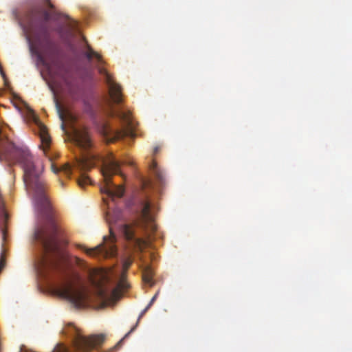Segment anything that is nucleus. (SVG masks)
I'll use <instances>...</instances> for the list:
<instances>
[{
    "instance_id": "nucleus-1",
    "label": "nucleus",
    "mask_w": 352,
    "mask_h": 352,
    "mask_svg": "<svg viewBox=\"0 0 352 352\" xmlns=\"http://www.w3.org/2000/svg\"><path fill=\"white\" fill-rule=\"evenodd\" d=\"M2 151L9 161L19 164L23 170L26 190L32 196L36 210L45 221V224L34 233V239L43 251L38 263L40 274L47 279L53 294L67 299L78 309L88 307L91 297L84 287L75 285L79 276L70 267L58 241V228L42 177L43 165L34 159L26 146L7 142Z\"/></svg>"
},
{
    "instance_id": "nucleus-2",
    "label": "nucleus",
    "mask_w": 352,
    "mask_h": 352,
    "mask_svg": "<svg viewBox=\"0 0 352 352\" xmlns=\"http://www.w3.org/2000/svg\"><path fill=\"white\" fill-rule=\"evenodd\" d=\"M155 207L148 201L143 203L140 219L137 221L136 227L145 231L148 234L147 240L138 238L135 235V228L132 225L125 223H118L121 218V212L115 210L113 213L107 212V221L109 226V236H104V243L94 248H87L82 245L78 247L90 256H102L103 258L114 257L117 254L116 245V235L113 230H118L127 241H134L135 243L142 248L151 243L152 239L151 234L156 230V226L154 223V212Z\"/></svg>"
},
{
    "instance_id": "nucleus-3",
    "label": "nucleus",
    "mask_w": 352,
    "mask_h": 352,
    "mask_svg": "<svg viewBox=\"0 0 352 352\" xmlns=\"http://www.w3.org/2000/svg\"><path fill=\"white\" fill-rule=\"evenodd\" d=\"M72 141L80 149L86 151L77 160L75 168L80 171L88 170L94 167L97 161L102 162L101 173L103 177V184L100 186V192L107 199L114 201L116 198H121L124 193V188L121 185H116L111 181L113 175L121 174L120 170V163L111 154L106 158L100 159L88 150L92 146V142L87 130L85 128H74L73 129Z\"/></svg>"
},
{
    "instance_id": "nucleus-4",
    "label": "nucleus",
    "mask_w": 352,
    "mask_h": 352,
    "mask_svg": "<svg viewBox=\"0 0 352 352\" xmlns=\"http://www.w3.org/2000/svg\"><path fill=\"white\" fill-rule=\"evenodd\" d=\"M83 40L87 42L85 38H83ZM86 48L87 50L83 53V55L89 64L92 63L95 64L99 74L104 76L105 82L109 87V100L107 101L108 109L106 112L107 115L109 117L118 118L124 124L123 129L116 130L108 124H104L102 128L104 138L109 143L122 139L126 136H132L131 112L122 109L115 110L113 107V103L119 104L122 101L121 87L113 81L111 75L108 73L106 69L100 66L103 63L102 56L95 52L87 43H86Z\"/></svg>"
},
{
    "instance_id": "nucleus-5",
    "label": "nucleus",
    "mask_w": 352,
    "mask_h": 352,
    "mask_svg": "<svg viewBox=\"0 0 352 352\" xmlns=\"http://www.w3.org/2000/svg\"><path fill=\"white\" fill-rule=\"evenodd\" d=\"M30 13L34 14L28 24L30 35L27 36V40L30 50L41 61H52L57 54V48L51 38V28L48 23L50 13L45 9L32 10Z\"/></svg>"
},
{
    "instance_id": "nucleus-6",
    "label": "nucleus",
    "mask_w": 352,
    "mask_h": 352,
    "mask_svg": "<svg viewBox=\"0 0 352 352\" xmlns=\"http://www.w3.org/2000/svg\"><path fill=\"white\" fill-rule=\"evenodd\" d=\"M125 276L126 275L122 274L117 287L112 289L102 281L91 280L95 289V296L100 301V308H104L119 299L122 292L128 288L129 284L125 280Z\"/></svg>"
},
{
    "instance_id": "nucleus-7",
    "label": "nucleus",
    "mask_w": 352,
    "mask_h": 352,
    "mask_svg": "<svg viewBox=\"0 0 352 352\" xmlns=\"http://www.w3.org/2000/svg\"><path fill=\"white\" fill-rule=\"evenodd\" d=\"M105 340V335L103 333L85 336L77 333L74 338V344L78 351L88 352L93 349L100 346Z\"/></svg>"
},
{
    "instance_id": "nucleus-8",
    "label": "nucleus",
    "mask_w": 352,
    "mask_h": 352,
    "mask_svg": "<svg viewBox=\"0 0 352 352\" xmlns=\"http://www.w3.org/2000/svg\"><path fill=\"white\" fill-rule=\"evenodd\" d=\"M32 117L34 122L37 128L36 133H38L41 142L40 148H42L43 153L46 155L47 151L50 146L51 138L48 133L47 127L40 121L34 112H32Z\"/></svg>"
},
{
    "instance_id": "nucleus-9",
    "label": "nucleus",
    "mask_w": 352,
    "mask_h": 352,
    "mask_svg": "<svg viewBox=\"0 0 352 352\" xmlns=\"http://www.w3.org/2000/svg\"><path fill=\"white\" fill-rule=\"evenodd\" d=\"M54 102L56 104V108L57 110V112L58 113L59 118L62 121L61 123V128L63 130H65V124L64 122L65 120H68L70 122H74L75 121V117L67 109H65L58 101L56 98H54Z\"/></svg>"
},
{
    "instance_id": "nucleus-10",
    "label": "nucleus",
    "mask_w": 352,
    "mask_h": 352,
    "mask_svg": "<svg viewBox=\"0 0 352 352\" xmlns=\"http://www.w3.org/2000/svg\"><path fill=\"white\" fill-rule=\"evenodd\" d=\"M150 170L154 175L159 185L163 186L165 184V176L163 171L158 166L157 164L153 160L149 166Z\"/></svg>"
},
{
    "instance_id": "nucleus-11",
    "label": "nucleus",
    "mask_w": 352,
    "mask_h": 352,
    "mask_svg": "<svg viewBox=\"0 0 352 352\" xmlns=\"http://www.w3.org/2000/svg\"><path fill=\"white\" fill-rule=\"evenodd\" d=\"M52 170L57 174L58 173H63L65 176L70 177L72 174V168L68 163L65 164L60 167H57L54 163L51 164Z\"/></svg>"
},
{
    "instance_id": "nucleus-12",
    "label": "nucleus",
    "mask_w": 352,
    "mask_h": 352,
    "mask_svg": "<svg viewBox=\"0 0 352 352\" xmlns=\"http://www.w3.org/2000/svg\"><path fill=\"white\" fill-rule=\"evenodd\" d=\"M153 272L151 267L148 265H146L142 269V280L143 281L152 286L153 285Z\"/></svg>"
},
{
    "instance_id": "nucleus-13",
    "label": "nucleus",
    "mask_w": 352,
    "mask_h": 352,
    "mask_svg": "<svg viewBox=\"0 0 352 352\" xmlns=\"http://www.w3.org/2000/svg\"><path fill=\"white\" fill-rule=\"evenodd\" d=\"M76 182L80 187L84 188L90 183V179L85 173H81L80 176L76 179Z\"/></svg>"
},
{
    "instance_id": "nucleus-14",
    "label": "nucleus",
    "mask_w": 352,
    "mask_h": 352,
    "mask_svg": "<svg viewBox=\"0 0 352 352\" xmlns=\"http://www.w3.org/2000/svg\"><path fill=\"white\" fill-rule=\"evenodd\" d=\"M63 16L69 21L67 24L69 31L70 32L74 31L77 28V22L67 15H63Z\"/></svg>"
},
{
    "instance_id": "nucleus-15",
    "label": "nucleus",
    "mask_w": 352,
    "mask_h": 352,
    "mask_svg": "<svg viewBox=\"0 0 352 352\" xmlns=\"http://www.w3.org/2000/svg\"><path fill=\"white\" fill-rule=\"evenodd\" d=\"M133 261L131 258H126L123 261L122 263V275H126L129 268L131 265Z\"/></svg>"
},
{
    "instance_id": "nucleus-16",
    "label": "nucleus",
    "mask_w": 352,
    "mask_h": 352,
    "mask_svg": "<svg viewBox=\"0 0 352 352\" xmlns=\"http://www.w3.org/2000/svg\"><path fill=\"white\" fill-rule=\"evenodd\" d=\"M6 265V256H5V252L4 250L2 251L1 253L0 256V273L1 272L2 270L4 268Z\"/></svg>"
},
{
    "instance_id": "nucleus-17",
    "label": "nucleus",
    "mask_w": 352,
    "mask_h": 352,
    "mask_svg": "<svg viewBox=\"0 0 352 352\" xmlns=\"http://www.w3.org/2000/svg\"><path fill=\"white\" fill-rule=\"evenodd\" d=\"M157 295H158V292H157V293H156V294L153 296V297L151 298V300L150 302H149V303H148V305L149 307H151V306H152V305L153 304V302L155 301V300L157 299Z\"/></svg>"
},
{
    "instance_id": "nucleus-18",
    "label": "nucleus",
    "mask_w": 352,
    "mask_h": 352,
    "mask_svg": "<svg viewBox=\"0 0 352 352\" xmlns=\"http://www.w3.org/2000/svg\"><path fill=\"white\" fill-rule=\"evenodd\" d=\"M150 307H149L148 305H147V306L145 307V309H144L141 312V314H140V316H139L138 320H140V318L141 317H142V316L145 314V313H146V311L150 309Z\"/></svg>"
},
{
    "instance_id": "nucleus-19",
    "label": "nucleus",
    "mask_w": 352,
    "mask_h": 352,
    "mask_svg": "<svg viewBox=\"0 0 352 352\" xmlns=\"http://www.w3.org/2000/svg\"><path fill=\"white\" fill-rule=\"evenodd\" d=\"M44 3L45 6H48L50 8H54V6L52 5V3L50 2V0H44Z\"/></svg>"
},
{
    "instance_id": "nucleus-20",
    "label": "nucleus",
    "mask_w": 352,
    "mask_h": 352,
    "mask_svg": "<svg viewBox=\"0 0 352 352\" xmlns=\"http://www.w3.org/2000/svg\"><path fill=\"white\" fill-rule=\"evenodd\" d=\"M74 260H75L76 263L78 265H82L83 263V261L77 257H75Z\"/></svg>"
},
{
    "instance_id": "nucleus-21",
    "label": "nucleus",
    "mask_w": 352,
    "mask_h": 352,
    "mask_svg": "<svg viewBox=\"0 0 352 352\" xmlns=\"http://www.w3.org/2000/svg\"><path fill=\"white\" fill-rule=\"evenodd\" d=\"M160 150V147L159 146H155L153 150V154L154 155L157 154Z\"/></svg>"
},
{
    "instance_id": "nucleus-22",
    "label": "nucleus",
    "mask_w": 352,
    "mask_h": 352,
    "mask_svg": "<svg viewBox=\"0 0 352 352\" xmlns=\"http://www.w3.org/2000/svg\"><path fill=\"white\" fill-rule=\"evenodd\" d=\"M2 234H3V239L5 240V239H6V230L5 229L2 230Z\"/></svg>"
},
{
    "instance_id": "nucleus-23",
    "label": "nucleus",
    "mask_w": 352,
    "mask_h": 352,
    "mask_svg": "<svg viewBox=\"0 0 352 352\" xmlns=\"http://www.w3.org/2000/svg\"><path fill=\"white\" fill-rule=\"evenodd\" d=\"M60 185L63 187L64 186V182L62 180H59Z\"/></svg>"
}]
</instances>
